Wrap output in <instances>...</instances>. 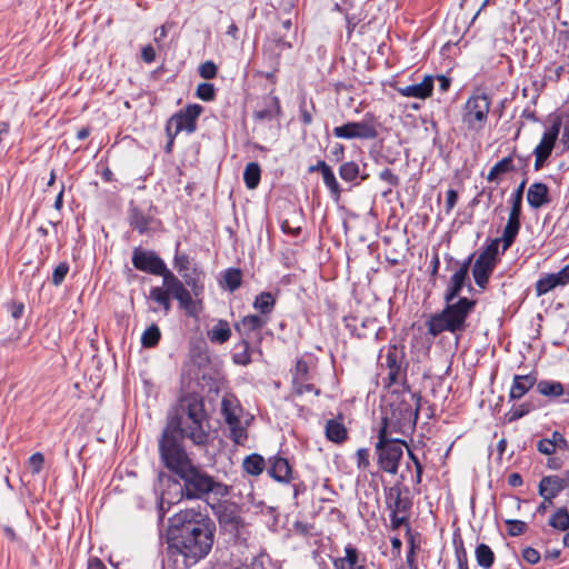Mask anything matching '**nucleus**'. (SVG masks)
Returning <instances> with one entry per match:
<instances>
[{"instance_id":"nucleus-41","label":"nucleus","mask_w":569,"mask_h":569,"mask_svg":"<svg viewBox=\"0 0 569 569\" xmlns=\"http://www.w3.org/2000/svg\"><path fill=\"white\" fill-rule=\"evenodd\" d=\"M549 525L558 530L566 531L569 528V512L566 508L558 509L550 518Z\"/></svg>"},{"instance_id":"nucleus-26","label":"nucleus","mask_w":569,"mask_h":569,"mask_svg":"<svg viewBox=\"0 0 569 569\" xmlns=\"http://www.w3.org/2000/svg\"><path fill=\"white\" fill-rule=\"evenodd\" d=\"M335 569H365L363 560L359 558V553L352 546L345 548V556L333 560Z\"/></svg>"},{"instance_id":"nucleus-54","label":"nucleus","mask_w":569,"mask_h":569,"mask_svg":"<svg viewBox=\"0 0 569 569\" xmlns=\"http://www.w3.org/2000/svg\"><path fill=\"white\" fill-rule=\"evenodd\" d=\"M357 466L359 469H367L370 465V461H369V457H370V453H369V450L366 449V448H360L357 450Z\"/></svg>"},{"instance_id":"nucleus-28","label":"nucleus","mask_w":569,"mask_h":569,"mask_svg":"<svg viewBox=\"0 0 569 569\" xmlns=\"http://www.w3.org/2000/svg\"><path fill=\"white\" fill-rule=\"evenodd\" d=\"M533 375H516L510 388V398L516 400L522 398L536 383Z\"/></svg>"},{"instance_id":"nucleus-38","label":"nucleus","mask_w":569,"mask_h":569,"mask_svg":"<svg viewBox=\"0 0 569 569\" xmlns=\"http://www.w3.org/2000/svg\"><path fill=\"white\" fill-rule=\"evenodd\" d=\"M326 435L333 442H342L347 437V430L342 423L329 420L326 425Z\"/></svg>"},{"instance_id":"nucleus-34","label":"nucleus","mask_w":569,"mask_h":569,"mask_svg":"<svg viewBox=\"0 0 569 569\" xmlns=\"http://www.w3.org/2000/svg\"><path fill=\"white\" fill-rule=\"evenodd\" d=\"M161 340V331L157 323H151L141 335V347L146 349L154 348Z\"/></svg>"},{"instance_id":"nucleus-5","label":"nucleus","mask_w":569,"mask_h":569,"mask_svg":"<svg viewBox=\"0 0 569 569\" xmlns=\"http://www.w3.org/2000/svg\"><path fill=\"white\" fill-rule=\"evenodd\" d=\"M220 525V539L226 546L246 540L247 528L236 501H223L216 507Z\"/></svg>"},{"instance_id":"nucleus-45","label":"nucleus","mask_w":569,"mask_h":569,"mask_svg":"<svg viewBox=\"0 0 569 569\" xmlns=\"http://www.w3.org/2000/svg\"><path fill=\"white\" fill-rule=\"evenodd\" d=\"M70 264L68 261H61L52 271L51 282L54 287L63 283L67 274L69 273Z\"/></svg>"},{"instance_id":"nucleus-35","label":"nucleus","mask_w":569,"mask_h":569,"mask_svg":"<svg viewBox=\"0 0 569 569\" xmlns=\"http://www.w3.org/2000/svg\"><path fill=\"white\" fill-rule=\"evenodd\" d=\"M242 466L247 473L251 476H259L266 468V461L262 456L258 453H251L244 458Z\"/></svg>"},{"instance_id":"nucleus-42","label":"nucleus","mask_w":569,"mask_h":569,"mask_svg":"<svg viewBox=\"0 0 569 569\" xmlns=\"http://www.w3.org/2000/svg\"><path fill=\"white\" fill-rule=\"evenodd\" d=\"M322 167L325 168V171L321 174L326 187L330 190L333 197L339 198L341 189L332 169L329 166Z\"/></svg>"},{"instance_id":"nucleus-50","label":"nucleus","mask_w":569,"mask_h":569,"mask_svg":"<svg viewBox=\"0 0 569 569\" xmlns=\"http://www.w3.org/2000/svg\"><path fill=\"white\" fill-rule=\"evenodd\" d=\"M44 456L42 452H34L29 457V467L33 475L40 473L43 469Z\"/></svg>"},{"instance_id":"nucleus-32","label":"nucleus","mask_w":569,"mask_h":569,"mask_svg":"<svg viewBox=\"0 0 569 569\" xmlns=\"http://www.w3.org/2000/svg\"><path fill=\"white\" fill-rule=\"evenodd\" d=\"M566 385L555 380H540L537 383V390L540 395L549 398H558L566 392Z\"/></svg>"},{"instance_id":"nucleus-60","label":"nucleus","mask_w":569,"mask_h":569,"mask_svg":"<svg viewBox=\"0 0 569 569\" xmlns=\"http://www.w3.org/2000/svg\"><path fill=\"white\" fill-rule=\"evenodd\" d=\"M522 558L530 565H536L539 562L540 560V553L531 548V547H528L526 548L523 551H522Z\"/></svg>"},{"instance_id":"nucleus-15","label":"nucleus","mask_w":569,"mask_h":569,"mask_svg":"<svg viewBox=\"0 0 569 569\" xmlns=\"http://www.w3.org/2000/svg\"><path fill=\"white\" fill-rule=\"evenodd\" d=\"M332 133L336 138L346 140H370L375 139L378 134L372 119L346 122L341 126L335 127Z\"/></svg>"},{"instance_id":"nucleus-40","label":"nucleus","mask_w":569,"mask_h":569,"mask_svg":"<svg viewBox=\"0 0 569 569\" xmlns=\"http://www.w3.org/2000/svg\"><path fill=\"white\" fill-rule=\"evenodd\" d=\"M360 174L359 164L355 161L343 162L339 168V176L346 182H353Z\"/></svg>"},{"instance_id":"nucleus-13","label":"nucleus","mask_w":569,"mask_h":569,"mask_svg":"<svg viewBox=\"0 0 569 569\" xmlns=\"http://www.w3.org/2000/svg\"><path fill=\"white\" fill-rule=\"evenodd\" d=\"M386 503L392 527L399 528L407 520L411 507L409 498L403 497L401 487L396 485L386 490Z\"/></svg>"},{"instance_id":"nucleus-6","label":"nucleus","mask_w":569,"mask_h":569,"mask_svg":"<svg viewBox=\"0 0 569 569\" xmlns=\"http://www.w3.org/2000/svg\"><path fill=\"white\" fill-rule=\"evenodd\" d=\"M220 413L229 428L230 438L237 445H242L247 439L248 419L244 420V411L239 399L230 392L221 398Z\"/></svg>"},{"instance_id":"nucleus-51","label":"nucleus","mask_w":569,"mask_h":569,"mask_svg":"<svg viewBox=\"0 0 569 569\" xmlns=\"http://www.w3.org/2000/svg\"><path fill=\"white\" fill-rule=\"evenodd\" d=\"M506 523L508 526V533L511 537L520 536L527 530V523L521 520L509 519L506 520Z\"/></svg>"},{"instance_id":"nucleus-27","label":"nucleus","mask_w":569,"mask_h":569,"mask_svg":"<svg viewBox=\"0 0 569 569\" xmlns=\"http://www.w3.org/2000/svg\"><path fill=\"white\" fill-rule=\"evenodd\" d=\"M179 247L180 243L177 242L176 253L173 258V267L186 281L187 279H189L188 277H193L201 272L198 271V268L194 264L192 266L189 256L179 252Z\"/></svg>"},{"instance_id":"nucleus-64","label":"nucleus","mask_w":569,"mask_h":569,"mask_svg":"<svg viewBox=\"0 0 569 569\" xmlns=\"http://www.w3.org/2000/svg\"><path fill=\"white\" fill-rule=\"evenodd\" d=\"M510 204H511V208H510L509 216L520 218L521 217L522 199H517V198L510 197Z\"/></svg>"},{"instance_id":"nucleus-36","label":"nucleus","mask_w":569,"mask_h":569,"mask_svg":"<svg viewBox=\"0 0 569 569\" xmlns=\"http://www.w3.org/2000/svg\"><path fill=\"white\" fill-rule=\"evenodd\" d=\"M274 305V297L270 292H261L253 301V308L263 317H268L273 311Z\"/></svg>"},{"instance_id":"nucleus-21","label":"nucleus","mask_w":569,"mask_h":569,"mask_svg":"<svg viewBox=\"0 0 569 569\" xmlns=\"http://www.w3.org/2000/svg\"><path fill=\"white\" fill-rule=\"evenodd\" d=\"M569 284V263L558 272L545 273L536 282L535 289L537 297H541L558 287Z\"/></svg>"},{"instance_id":"nucleus-25","label":"nucleus","mask_w":569,"mask_h":569,"mask_svg":"<svg viewBox=\"0 0 569 569\" xmlns=\"http://www.w3.org/2000/svg\"><path fill=\"white\" fill-rule=\"evenodd\" d=\"M527 201L532 209H539L549 203V189L542 182L532 183L527 191Z\"/></svg>"},{"instance_id":"nucleus-18","label":"nucleus","mask_w":569,"mask_h":569,"mask_svg":"<svg viewBox=\"0 0 569 569\" xmlns=\"http://www.w3.org/2000/svg\"><path fill=\"white\" fill-rule=\"evenodd\" d=\"M203 111V107L198 103H189L183 109L173 113L169 120L176 127V133L187 131L192 133L197 130V119Z\"/></svg>"},{"instance_id":"nucleus-43","label":"nucleus","mask_w":569,"mask_h":569,"mask_svg":"<svg viewBox=\"0 0 569 569\" xmlns=\"http://www.w3.org/2000/svg\"><path fill=\"white\" fill-rule=\"evenodd\" d=\"M268 323V317L258 316V315H249L243 317L241 325L247 331H256L261 329Z\"/></svg>"},{"instance_id":"nucleus-1","label":"nucleus","mask_w":569,"mask_h":569,"mask_svg":"<svg viewBox=\"0 0 569 569\" xmlns=\"http://www.w3.org/2000/svg\"><path fill=\"white\" fill-rule=\"evenodd\" d=\"M188 357L182 382L192 390L181 396L169 409L167 425L159 439L160 460L174 476L193 463L183 446V440L189 438L194 445H204L210 437L203 396L196 390L207 391L208 395L213 391L212 353L202 333L191 337Z\"/></svg>"},{"instance_id":"nucleus-31","label":"nucleus","mask_w":569,"mask_h":569,"mask_svg":"<svg viewBox=\"0 0 569 569\" xmlns=\"http://www.w3.org/2000/svg\"><path fill=\"white\" fill-rule=\"evenodd\" d=\"M241 281V270L238 268H229L221 273L219 284L221 288L232 292L240 287Z\"/></svg>"},{"instance_id":"nucleus-11","label":"nucleus","mask_w":569,"mask_h":569,"mask_svg":"<svg viewBox=\"0 0 569 569\" xmlns=\"http://www.w3.org/2000/svg\"><path fill=\"white\" fill-rule=\"evenodd\" d=\"M131 262L138 271L162 277L163 283L167 277L169 278L173 274L168 269L164 260L154 250L143 249L140 246L132 250Z\"/></svg>"},{"instance_id":"nucleus-16","label":"nucleus","mask_w":569,"mask_h":569,"mask_svg":"<svg viewBox=\"0 0 569 569\" xmlns=\"http://www.w3.org/2000/svg\"><path fill=\"white\" fill-rule=\"evenodd\" d=\"M154 491L159 492V497H161L162 500H167V505H169V507L179 503L186 498L181 479L173 473L169 475L164 471H160L158 473V481L154 485Z\"/></svg>"},{"instance_id":"nucleus-52","label":"nucleus","mask_w":569,"mask_h":569,"mask_svg":"<svg viewBox=\"0 0 569 569\" xmlns=\"http://www.w3.org/2000/svg\"><path fill=\"white\" fill-rule=\"evenodd\" d=\"M231 336V330L226 321H219L216 326V342H226Z\"/></svg>"},{"instance_id":"nucleus-39","label":"nucleus","mask_w":569,"mask_h":569,"mask_svg":"<svg viewBox=\"0 0 569 569\" xmlns=\"http://www.w3.org/2000/svg\"><path fill=\"white\" fill-rule=\"evenodd\" d=\"M261 170L257 162H250L246 166L243 180L248 189H254L260 182Z\"/></svg>"},{"instance_id":"nucleus-62","label":"nucleus","mask_w":569,"mask_h":569,"mask_svg":"<svg viewBox=\"0 0 569 569\" xmlns=\"http://www.w3.org/2000/svg\"><path fill=\"white\" fill-rule=\"evenodd\" d=\"M156 50L151 44H147L141 49V58L146 63H151L156 60Z\"/></svg>"},{"instance_id":"nucleus-47","label":"nucleus","mask_w":569,"mask_h":569,"mask_svg":"<svg viewBox=\"0 0 569 569\" xmlns=\"http://www.w3.org/2000/svg\"><path fill=\"white\" fill-rule=\"evenodd\" d=\"M3 308L11 315L14 320L22 318L24 313V303L18 300H10L3 303Z\"/></svg>"},{"instance_id":"nucleus-55","label":"nucleus","mask_w":569,"mask_h":569,"mask_svg":"<svg viewBox=\"0 0 569 569\" xmlns=\"http://www.w3.org/2000/svg\"><path fill=\"white\" fill-rule=\"evenodd\" d=\"M537 450L542 455L550 456L556 452L557 448L549 441V438H543L538 441Z\"/></svg>"},{"instance_id":"nucleus-56","label":"nucleus","mask_w":569,"mask_h":569,"mask_svg":"<svg viewBox=\"0 0 569 569\" xmlns=\"http://www.w3.org/2000/svg\"><path fill=\"white\" fill-rule=\"evenodd\" d=\"M171 509L169 505H167V500H162L161 497L158 496L157 500V511H158V526H162L167 512Z\"/></svg>"},{"instance_id":"nucleus-58","label":"nucleus","mask_w":569,"mask_h":569,"mask_svg":"<svg viewBox=\"0 0 569 569\" xmlns=\"http://www.w3.org/2000/svg\"><path fill=\"white\" fill-rule=\"evenodd\" d=\"M199 74L206 80L213 79V60H207L199 67Z\"/></svg>"},{"instance_id":"nucleus-59","label":"nucleus","mask_w":569,"mask_h":569,"mask_svg":"<svg viewBox=\"0 0 569 569\" xmlns=\"http://www.w3.org/2000/svg\"><path fill=\"white\" fill-rule=\"evenodd\" d=\"M216 488V497H233L234 496V487L228 486L221 482L216 481L214 485Z\"/></svg>"},{"instance_id":"nucleus-20","label":"nucleus","mask_w":569,"mask_h":569,"mask_svg":"<svg viewBox=\"0 0 569 569\" xmlns=\"http://www.w3.org/2000/svg\"><path fill=\"white\" fill-rule=\"evenodd\" d=\"M292 380V392L297 396H302L307 392H313L316 396L320 393V390L310 382L311 376L309 372V365L303 359H298L295 368L291 370Z\"/></svg>"},{"instance_id":"nucleus-30","label":"nucleus","mask_w":569,"mask_h":569,"mask_svg":"<svg viewBox=\"0 0 569 569\" xmlns=\"http://www.w3.org/2000/svg\"><path fill=\"white\" fill-rule=\"evenodd\" d=\"M171 291L164 287L156 286L150 289L149 299L158 303L164 311L166 315L171 310Z\"/></svg>"},{"instance_id":"nucleus-4","label":"nucleus","mask_w":569,"mask_h":569,"mask_svg":"<svg viewBox=\"0 0 569 569\" xmlns=\"http://www.w3.org/2000/svg\"><path fill=\"white\" fill-rule=\"evenodd\" d=\"M418 419V407L401 400L392 402L386 408L382 417V427L380 431L387 433L409 435L415 430Z\"/></svg>"},{"instance_id":"nucleus-63","label":"nucleus","mask_w":569,"mask_h":569,"mask_svg":"<svg viewBox=\"0 0 569 569\" xmlns=\"http://www.w3.org/2000/svg\"><path fill=\"white\" fill-rule=\"evenodd\" d=\"M457 201H458V192L453 189H449L447 191V197H446V211L450 212L455 208Z\"/></svg>"},{"instance_id":"nucleus-9","label":"nucleus","mask_w":569,"mask_h":569,"mask_svg":"<svg viewBox=\"0 0 569 569\" xmlns=\"http://www.w3.org/2000/svg\"><path fill=\"white\" fill-rule=\"evenodd\" d=\"M183 481L186 499H199L213 491V477L202 472L193 463L176 475Z\"/></svg>"},{"instance_id":"nucleus-24","label":"nucleus","mask_w":569,"mask_h":569,"mask_svg":"<svg viewBox=\"0 0 569 569\" xmlns=\"http://www.w3.org/2000/svg\"><path fill=\"white\" fill-rule=\"evenodd\" d=\"M268 473L278 482L288 483L292 478L291 467L287 459L274 456L269 459Z\"/></svg>"},{"instance_id":"nucleus-44","label":"nucleus","mask_w":569,"mask_h":569,"mask_svg":"<svg viewBox=\"0 0 569 569\" xmlns=\"http://www.w3.org/2000/svg\"><path fill=\"white\" fill-rule=\"evenodd\" d=\"M292 48V43L283 38L270 40L266 44V51H270L276 57H280L284 51Z\"/></svg>"},{"instance_id":"nucleus-12","label":"nucleus","mask_w":569,"mask_h":569,"mask_svg":"<svg viewBox=\"0 0 569 569\" xmlns=\"http://www.w3.org/2000/svg\"><path fill=\"white\" fill-rule=\"evenodd\" d=\"M163 286L171 291L172 298L178 301L179 308L182 309L188 317L193 319L199 318V315L203 310L202 300L197 298L193 299L191 292L186 288L184 283L174 276V273L169 278H166Z\"/></svg>"},{"instance_id":"nucleus-29","label":"nucleus","mask_w":569,"mask_h":569,"mask_svg":"<svg viewBox=\"0 0 569 569\" xmlns=\"http://www.w3.org/2000/svg\"><path fill=\"white\" fill-rule=\"evenodd\" d=\"M520 230V218L517 217H508L507 223L503 228L501 238H496L495 240H499V244L502 243V251H507L511 244L515 242V239Z\"/></svg>"},{"instance_id":"nucleus-8","label":"nucleus","mask_w":569,"mask_h":569,"mask_svg":"<svg viewBox=\"0 0 569 569\" xmlns=\"http://www.w3.org/2000/svg\"><path fill=\"white\" fill-rule=\"evenodd\" d=\"M491 101L485 93H475L468 98L463 107L462 122L469 131H481L488 119Z\"/></svg>"},{"instance_id":"nucleus-53","label":"nucleus","mask_w":569,"mask_h":569,"mask_svg":"<svg viewBox=\"0 0 569 569\" xmlns=\"http://www.w3.org/2000/svg\"><path fill=\"white\" fill-rule=\"evenodd\" d=\"M200 274L201 273H198L193 277H188L189 279L184 281V283L191 288V291L197 299H199L198 297L203 291V286L199 283Z\"/></svg>"},{"instance_id":"nucleus-46","label":"nucleus","mask_w":569,"mask_h":569,"mask_svg":"<svg viewBox=\"0 0 569 569\" xmlns=\"http://www.w3.org/2000/svg\"><path fill=\"white\" fill-rule=\"evenodd\" d=\"M240 351H236L232 356V360L236 365L247 366L251 362V357L249 352V346L247 342H241L237 346Z\"/></svg>"},{"instance_id":"nucleus-48","label":"nucleus","mask_w":569,"mask_h":569,"mask_svg":"<svg viewBox=\"0 0 569 569\" xmlns=\"http://www.w3.org/2000/svg\"><path fill=\"white\" fill-rule=\"evenodd\" d=\"M196 97L202 101L213 100V82H201L196 89Z\"/></svg>"},{"instance_id":"nucleus-33","label":"nucleus","mask_w":569,"mask_h":569,"mask_svg":"<svg viewBox=\"0 0 569 569\" xmlns=\"http://www.w3.org/2000/svg\"><path fill=\"white\" fill-rule=\"evenodd\" d=\"M515 170L513 166V159L511 156L502 158L500 161H498L489 171L487 174V180L489 182H495L499 179V177L511 172Z\"/></svg>"},{"instance_id":"nucleus-57","label":"nucleus","mask_w":569,"mask_h":569,"mask_svg":"<svg viewBox=\"0 0 569 569\" xmlns=\"http://www.w3.org/2000/svg\"><path fill=\"white\" fill-rule=\"evenodd\" d=\"M549 441H551L552 445H555L557 450H567L569 447L568 441L559 431H553L551 433V438H549Z\"/></svg>"},{"instance_id":"nucleus-7","label":"nucleus","mask_w":569,"mask_h":569,"mask_svg":"<svg viewBox=\"0 0 569 569\" xmlns=\"http://www.w3.org/2000/svg\"><path fill=\"white\" fill-rule=\"evenodd\" d=\"M390 436V433L379 430L378 442L376 443V455L381 470L390 475H396L403 455V447H406V442L397 438H391Z\"/></svg>"},{"instance_id":"nucleus-37","label":"nucleus","mask_w":569,"mask_h":569,"mask_svg":"<svg viewBox=\"0 0 569 569\" xmlns=\"http://www.w3.org/2000/svg\"><path fill=\"white\" fill-rule=\"evenodd\" d=\"M475 553L478 566L485 569H489L492 567L495 561V553L488 545H478Z\"/></svg>"},{"instance_id":"nucleus-61","label":"nucleus","mask_w":569,"mask_h":569,"mask_svg":"<svg viewBox=\"0 0 569 569\" xmlns=\"http://www.w3.org/2000/svg\"><path fill=\"white\" fill-rule=\"evenodd\" d=\"M379 178L386 181L390 186H397L399 183L398 177L389 169L386 168L379 173Z\"/></svg>"},{"instance_id":"nucleus-23","label":"nucleus","mask_w":569,"mask_h":569,"mask_svg":"<svg viewBox=\"0 0 569 569\" xmlns=\"http://www.w3.org/2000/svg\"><path fill=\"white\" fill-rule=\"evenodd\" d=\"M563 490L560 477L557 475L545 476L541 478L538 492L545 499V502L552 503V500Z\"/></svg>"},{"instance_id":"nucleus-22","label":"nucleus","mask_w":569,"mask_h":569,"mask_svg":"<svg viewBox=\"0 0 569 569\" xmlns=\"http://www.w3.org/2000/svg\"><path fill=\"white\" fill-rule=\"evenodd\" d=\"M433 90V77L425 76L422 81L397 89L399 94L407 98L426 99L431 96Z\"/></svg>"},{"instance_id":"nucleus-14","label":"nucleus","mask_w":569,"mask_h":569,"mask_svg":"<svg viewBox=\"0 0 569 569\" xmlns=\"http://www.w3.org/2000/svg\"><path fill=\"white\" fill-rule=\"evenodd\" d=\"M380 376L387 387L398 383L402 378V355L396 346H389L380 356Z\"/></svg>"},{"instance_id":"nucleus-17","label":"nucleus","mask_w":569,"mask_h":569,"mask_svg":"<svg viewBox=\"0 0 569 569\" xmlns=\"http://www.w3.org/2000/svg\"><path fill=\"white\" fill-rule=\"evenodd\" d=\"M156 213H158V208L152 202L149 203L148 213H144L131 201L128 210L129 226L139 234H146L149 232L150 226L161 224V221L154 218Z\"/></svg>"},{"instance_id":"nucleus-3","label":"nucleus","mask_w":569,"mask_h":569,"mask_svg":"<svg viewBox=\"0 0 569 569\" xmlns=\"http://www.w3.org/2000/svg\"><path fill=\"white\" fill-rule=\"evenodd\" d=\"M473 254H470L462 262L450 278L449 284L443 293L446 307L430 316L427 321L428 333L433 338L445 331L451 333L463 331L467 327V318L473 311L477 301L460 297V292L469 279V269Z\"/></svg>"},{"instance_id":"nucleus-19","label":"nucleus","mask_w":569,"mask_h":569,"mask_svg":"<svg viewBox=\"0 0 569 569\" xmlns=\"http://www.w3.org/2000/svg\"><path fill=\"white\" fill-rule=\"evenodd\" d=\"M560 133V121H555L542 134L540 142L533 150L535 154V169L539 170L543 167L547 159L550 157L558 136Z\"/></svg>"},{"instance_id":"nucleus-2","label":"nucleus","mask_w":569,"mask_h":569,"mask_svg":"<svg viewBox=\"0 0 569 569\" xmlns=\"http://www.w3.org/2000/svg\"><path fill=\"white\" fill-rule=\"evenodd\" d=\"M163 569H188L203 559L213 546L208 515L193 508L180 510L168 520Z\"/></svg>"},{"instance_id":"nucleus-49","label":"nucleus","mask_w":569,"mask_h":569,"mask_svg":"<svg viewBox=\"0 0 569 569\" xmlns=\"http://www.w3.org/2000/svg\"><path fill=\"white\" fill-rule=\"evenodd\" d=\"M529 411H530V406L527 403H522L520 406L511 408L508 411V413L506 415V419L508 422H512V421H516V420L522 418L523 416L529 413Z\"/></svg>"},{"instance_id":"nucleus-10","label":"nucleus","mask_w":569,"mask_h":569,"mask_svg":"<svg viewBox=\"0 0 569 569\" xmlns=\"http://www.w3.org/2000/svg\"><path fill=\"white\" fill-rule=\"evenodd\" d=\"M499 260V240H491L489 244L479 253L472 266L473 280L481 290L487 288L489 278L492 274Z\"/></svg>"}]
</instances>
